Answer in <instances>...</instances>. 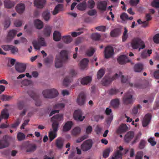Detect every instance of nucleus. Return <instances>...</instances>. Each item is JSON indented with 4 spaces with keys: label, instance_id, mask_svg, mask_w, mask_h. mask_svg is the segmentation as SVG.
Returning a JSON list of instances; mask_svg holds the SVG:
<instances>
[{
    "label": "nucleus",
    "instance_id": "f257e3e1",
    "mask_svg": "<svg viewBox=\"0 0 159 159\" xmlns=\"http://www.w3.org/2000/svg\"><path fill=\"white\" fill-rule=\"evenodd\" d=\"M68 59V53L66 50L61 51L60 54L57 55L55 61V66L59 68L62 66L63 62Z\"/></svg>",
    "mask_w": 159,
    "mask_h": 159
},
{
    "label": "nucleus",
    "instance_id": "f03ea898",
    "mask_svg": "<svg viewBox=\"0 0 159 159\" xmlns=\"http://www.w3.org/2000/svg\"><path fill=\"white\" fill-rule=\"evenodd\" d=\"M63 116L62 114H57L53 116L51 119V121L52 122V127L53 132L56 133L59 127V122L63 120Z\"/></svg>",
    "mask_w": 159,
    "mask_h": 159
},
{
    "label": "nucleus",
    "instance_id": "7ed1b4c3",
    "mask_svg": "<svg viewBox=\"0 0 159 159\" xmlns=\"http://www.w3.org/2000/svg\"><path fill=\"white\" fill-rule=\"evenodd\" d=\"M131 46L133 49H137L140 46L139 48V51L141 49H143L145 47L144 43L140 38L136 37L134 38L131 42Z\"/></svg>",
    "mask_w": 159,
    "mask_h": 159
},
{
    "label": "nucleus",
    "instance_id": "20e7f679",
    "mask_svg": "<svg viewBox=\"0 0 159 159\" xmlns=\"http://www.w3.org/2000/svg\"><path fill=\"white\" fill-rule=\"evenodd\" d=\"M42 94L45 98H52L57 96L58 93L56 89H52L43 90L42 92Z\"/></svg>",
    "mask_w": 159,
    "mask_h": 159
},
{
    "label": "nucleus",
    "instance_id": "39448f33",
    "mask_svg": "<svg viewBox=\"0 0 159 159\" xmlns=\"http://www.w3.org/2000/svg\"><path fill=\"white\" fill-rule=\"evenodd\" d=\"M28 93L30 96L35 102V105L37 106H40L41 105V102L39 99V97L34 91L31 90L28 92Z\"/></svg>",
    "mask_w": 159,
    "mask_h": 159
},
{
    "label": "nucleus",
    "instance_id": "423d86ee",
    "mask_svg": "<svg viewBox=\"0 0 159 159\" xmlns=\"http://www.w3.org/2000/svg\"><path fill=\"white\" fill-rule=\"evenodd\" d=\"M33 44L35 49L39 50L41 46H45L46 44L45 41L44 39L42 37H40L38 39V41H34Z\"/></svg>",
    "mask_w": 159,
    "mask_h": 159
},
{
    "label": "nucleus",
    "instance_id": "0eeeda50",
    "mask_svg": "<svg viewBox=\"0 0 159 159\" xmlns=\"http://www.w3.org/2000/svg\"><path fill=\"white\" fill-rule=\"evenodd\" d=\"M118 78V74L116 73L112 77L105 76L102 81V84L104 86L110 84L113 81Z\"/></svg>",
    "mask_w": 159,
    "mask_h": 159
},
{
    "label": "nucleus",
    "instance_id": "6e6552de",
    "mask_svg": "<svg viewBox=\"0 0 159 159\" xmlns=\"http://www.w3.org/2000/svg\"><path fill=\"white\" fill-rule=\"evenodd\" d=\"M132 94L131 90V91H128L125 94L123 98V102L124 104H128L133 102Z\"/></svg>",
    "mask_w": 159,
    "mask_h": 159
},
{
    "label": "nucleus",
    "instance_id": "1a4fd4ad",
    "mask_svg": "<svg viewBox=\"0 0 159 159\" xmlns=\"http://www.w3.org/2000/svg\"><path fill=\"white\" fill-rule=\"evenodd\" d=\"M93 143L90 140H87L84 141L81 145V149L84 152L90 150L92 147Z\"/></svg>",
    "mask_w": 159,
    "mask_h": 159
},
{
    "label": "nucleus",
    "instance_id": "9d476101",
    "mask_svg": "<svg viewBox=\"0 0 159 159\" xmlns=\"http://www.w3.org/2000/svg\"><path fill=\"white\" fill-rule=\"evenodd\" d=\"M73 116L75 120L79 121H82L85 118V116H82V111L79 110L75 111Z\"/></svg>",
    "mask_w": 159,
    "mask_h": 159
},
{
    "label": "nucleus",
    "instance_id": "9b49d317",
    "mask_svg": "<svg viewBox=\"0 0 159 159\" xmlns=\"http://www.w3.org/2000/svg\"><path fill=\"white\" fill-rule=\"evenodd\" d=\"M114 53V49L113 48L110 46H107L104 50V55L106 58L111 57Z\"/></svg>",
    "mask_w": 159,
    "mask_h": 159
},
{
    "label": "nucleus",
    "instance_id": "f8f14e48",
    "mask_svg": "<svg viewBox=\"0 0 159 159\" xmlns=\"http://www.w3.org/2000/svg\"><path fill=\"white\" fill-rule=\"evenodd\" d=\"M26 68L25 64L19 62H17L15 64V69L19 73H22L25 71Z\"/></svg>",
    "mask_w": 159,
    "mask_h": 159
},
{
    "label": "nucleus",
    "instance_id": "ddd939ff",
    "mask_svg": "<svg viewBox=\"0 0 159 159\" xmlns=\"http://www.w3.org/2000/svg\"><path fill=\"white\" fill-rule=\"evenodd\" d=\"M8 136L5 135L2 139H0V149L6 148L9 146V143L7 140Z\"/></svg>",
    "mask_w": 159,
    "mask_h": 159
},
{
    "label": "nucleus",
    "instance_id": "4468645a",
    "mask_svg": "<svg viewBox=\"0 0 159 159\" xmlns=\"http://www.w3.org/2000/svg\"><path fill=\"white\" fill-rule=\"evenodd\" d=\"M86 98L85 94L83 92L81 93L79 95L77 99V102L79 105H82L85 103Z\"/></svg>",
    "mask_w": 159,
    "mask_h": 159
},
{
    "label": "nucleus",
    "instance_id": "2eb2a0df",
    "mask_svg": "<svg viewBox=\"0 0 159 159\" xmlns=\"http://www.w3.org/2000/svg\"><path fill=\"white\" fill-rule=\"evenodd\" d=\"M117 61L121 65L125 64L130 61L128 57L124 55H122L119 56L117 58Z\"/></svg>",
    "mask_w": 159,
    "mask_h": 159
},
{
    "label": "nucleus",
    "instance_id": "dca6fc26",
    "mask_svg": "<svg viewBox=\"0 0 159 159\" xmlns=\"http://www.w3.org/2000/svg\"><path fill=\"white\" fill-rule=\"evenodd\" d=\"M119 150L117 151L112 157L111 159H121L122 156V154L121 151L123 149V148L121 146L119 147Z\"/></svg>",
    "mask_w": 159,
    "mask_h": 159
},
{
    "label": "nucleus",
    "instance_id": "f3484780",
    "mask_svg": "<svg viewBox=\"0 0 159 159\" xmlns=\"http://www.w3.org/2000/svg\"><path fill=\"white\" fill-rule=\"evenodd\" d=\"M151 119V115L149 114H147L144 117L142 121L143 126L144 127L147 126L149 123Z\"/></svg>",
    "mask_w": 159,
    "mask_h": 159
},
{
    "label": "nucleus",
    "instance_id": "a211bd4d",
    "mask_svg": "<svg viewBox=\"0 0 159 159\" xmlns=\"http://www.w3.org/2000/svg\"><path fill=\"white\" fill-rule=\"evenodd\" d=\"M134 134L133 131H130L127 133L125 135L124 140L125 142L129 143L133 139Z\"/></svg>",
    "mask_w": 159,
    "mask_h": 159
},
{
    "label": "nucleus",
    "instance_id": "6ab92c4d",
    "mask_svg": "<svg viewBox=\"0 0 159 159\" xmlns=\"http://www.w3.org/2000/svg\"><path fill=\"white\" fill-rule=\"evenodd\" d=\"M46 2V0H35L34 2V6L38 8H42Z\"/></svg>",
    "mask_w": 159,
    "mask_h": 159
},
{
    "label": "nucleus",
    "instance_id": "aec40b11",
    "mask_svg": "<svg viewBox=\"0 0 159 159\" xmlns=\"http://www.w3.org/2000/svg\"><path fill=\"white\" fill-rule=\"evenodd\" d=\"M73 125V123L72 121H67L63 126V131L64 132L69 131L71 129Z\"/></svg>",
    "mask_w": 159,
    "mask_h": 159
},
{
    "label": "nucleus",
    "instance_id": "412c9836",
    "mask_svg": "<svg viewBox=\"0 0 159 159\" xmlns=\"http://www.w3.org/2000/svg\"><path fill=\"white\" fill-rule=\"evenodd\" d=\"M64 140L61 138H59L56 140V145L59 149H61L63 145Z\"/></svg>",
    "mask_w": 159,
    "mask_h": 159
},
{
    "label": "nucleus",
    "instance_id": "4be33fe9",
    "mask_svg": "<svg viewBox=\"0 0 159 159\" xmlns=\"http://www.w3.org/2000/svg\"><path fill=\"white\" fill-rule=\"evenodd\" d=\"M63 6L61 4H58L55 7L53 11L52 12V14L54 15L57 14L59 11L62 10L63 9Z\"/></svg>",
    "mask_w": 159,
    "mask_h": 159
},
{
    "label": "nucleus",
    "instance_id": "5701e85b",
    "mask_svg": "<svg viewBox=\"0 0 159 159\" xmlns=\"http://www.w3.org/2000/svg\"><path fill=\"white\" fill-rule=\"evenodd\" d=\"M25 9V6L24 4H18L16 7V10L17 12L19 14L22 13Z\"/></svg>",
    "mask_w": 159,
    "mask_h": 159
},
{
    "label": "nucleus",
    "instance_id": "b1692460",
    "mask_svg": "<svg viewBox=\"0 0 159 159\" xmlns=\"http://www.w3.org/2000/svg\"><path fill=\"white\" fill-rule=\"evenodd\" d=\"M98 8L101 10L105 11L106 8L107 3L105 1L98 2L97 4Z\"/></svg>",
    "mask_w": 159,
    "mask_h": 159
},
{
    "label": "nucleus",
    "instance_id": "393cba45",
    "mask_svg": "<svg viewBox=\"0 0 159 159\" xmlns=\"http://www.w3.org/2000/svg\"><path fill=\"white\" fill-rule=\"evenodd\" d=\"M92 81V78L89 76L84 77L81 80V83L83 85H86L91 82Z\"/></svg>",
    "mask_w": 159,
    "mask_h": 159
},
{
    "label": "nucleus",
    "instance_id": "a878e982",
    "mask_svg": "<svg viewBox=\"0 0 159 159\" xmlns=\"http://www.w3.org/2000/svg\"><path fill=\"white\" fill-rule=\"evenodd\" d=\"M89 60L87 58H84L80 62V66L81 69H84L87 67Z\"/></svg>",
    "mask_w": 159,
    "mask_h": 159
},
{
    "label": "nucleus",
    "instance_id": "bb28decb",
    "mask_svg": "<svg viewBox=\"0 0 159 159\" xmlns=\"http://www.w3.org/2000/svg\"><path fill=\"white\" fill-rule=\"evenodd\" d=\"M120 104V101L119 99L116 98L111 100V106L114 108H116L118 107Z\"/></svg>",
    "mask_w": 159,
    "mask_h": 159
},
{
    "label": "nucleus",
    "instance_id": "cd10ccee",
    "mask_svg": "<svg viewBox=\"0 0 159 159\" xmlns=\"http://www.w3.org/2000/svg\"><path fill=\"white\" fill-rule=\"evenodd\" d=\"M61 38V33L57 31H55L53 34V39L56 41H59Z\"/></svg>",
    "mask_w": 159,
    "mask_h": 159
},
{
    "label": "nucleus",
    "instance_id": "c85d7f7f",
    "mask_svg": "<svg viewBox=\"0 0 159 159\" xmlns=\"http://www.w3.org/2000/svg\"><path fill=\"white\" fill-rule=\"evenodd\" d=\"M127 129V127L126 125L123 124L120 125L119 128L117 130V133L118 134H120L125 132Z\"/></svg>",
    "mask_w": 159,
    "mask_h": 159
},
{
    "label": "nucleus",
    "instance_id": "c756f323",
    "mask_svg": "<svg viewBox=\"0 0 159 159\" xmlns=\"http://www.w3.org/2000/svg\"><path fill=\"white\" fill-rule=\"evenodd\" d=\"M143 69V64L140 63H138L136 64L134 66V70L136 72H141Z\"/></svg>",
    "mask_w": 159,
    "mask_h": 159
},
{
    "label": "nucleus",
    "instance_id": "7c9ffc66",
    "mask_svg": "<svg viewBox=\"0 0 159 159\" xmlns=\"http://www.w3.org/2000/svg\"><path fill=\"white\" fill-rule=\"evenodd\" d=\"M4 4L5 7L7 8H11L15 5L14 2L9 0L5 1Z\"/></svg>",
    "mask_w": 159,
    "mask_h": 159
},
{
    "label": "nucleus",
    "instance_id": "2f4dec72",
    "mask_svg": "<svg viewBox=\"0 0 159 159\" xmlns=\"http://www.w3.org/2000/svg\"><path fill=\"white\" fill-rule=\"evenodd\" d=\"M53 58L52 57L48 56L44 59V62L45 65L48 66L52 64L53 62Z\"/></svg>",
    "mask_w": 159,
    "mask_h": 159
},
{
    "label": "nucleus",
    "instance_id": "473e14b6",
    "mask_svg": "<svg viewBox=\"0 0 159 159\" xmlns=\"http://www.w3.org/2000/svg\"><path fill=\"white\" fill-rule=\"evenodd\" d=\"M0 116L3 119H8L9 116V114L8 113L7 110L6 109L3 110L1 112Z\"/></svg>",
    "mask_w": 159,
    "mask_h": 159
},
{
    "label": "nucleus",
    "instance_id": "72a5a7b5",
    "mask_svg": "<svg viewBox=\"0 0 159 159\" xmlns=\"http://www.w3.org/2000/svg\"><path fill=\"white\" fill-rule=\"evenodd\" d=\"M34 23L35 27L38 29H40L43 27L42 22L38 19L35 20Z\"/></svg>",
    "mask_w": 159,
    "mask_h": 159
},
{
    "label": "nucleus",
    "instance_id": "f704fd0d",
    "mask_svg": "<svg viewBox=\"0 0 159 159\" xmlns=\"http://www.w3.org/2000/svg\"><path fill=\"white\" fill-rule=\"evenodd\" d=\"M17 33V31L14 30H10L8 34V38L10 39H12L16 35Z\"/></svg>",
    "mask_w": 159,
    "mask_h": 159
},
{
    "label": "nucleus",
    "instance_id": "c9c22d12",
    "mask_svg": "<svg viewBox=\"0 0 159 159\" xmlns=\"http://www.w3.org/2000/svg\"><path fill=\"white\" fill-rule=\"evenodd\" d=\"M72 77L69 76H67L65 78L63 82V85L66 86H67L71 82L72 80Z\"/></svg>",
    "mask_w": 159,
    "mask_h": 159
},
{
    "label": "nucleus",
    "instance_id": "e433bc0d",
    "mask_svg": "<svg viewBox=\"0 0 159 159\" xmlns=\"http://www.w3.org/2000/svg\"><path fill=\"white\" fill-rule=\"evenodd\" d=\"M120 30L118 29H115L111 31L110 35L112 37H116L118 36L120 34Z\"/></svg>",
    "mask_w": 159,
    "mask_h": 159
},
{
    "label": "nucleus",
    "instance_id": "4c0bfd02",
    "mask_svg": "<svg viewBox=\"0 0 159 159\" xmlns=\"http://www.w3.org/2000/svg\"><path fill=\"white\" fill-rule=\"evenodd\" d=\"M86 7V2L83 1L82 2L79 4L77 6V8L81 11H83L85 9Z\"/></svg>",
    "mask_w": 159,
    "mask_h": 159
},
{
    "label": "nucleus",
    "instance_id": "58836bf2",
    "mask_svg": "<svg viewBox=\"0 0 159 159\" xmlns=\"http://www.w3.org/2000/svg\"><path fill=\"white\" fill-rule=\"evenodd\" d=\"M51 29L49 26H46L43 31L44 34L46 36H49L51 34Z\"/></svg>",
    "mask_w": 159,
    "mask_h": 159
},
{
    "label": "nucleus",
    "instance_id": "ea45409f",
    "mask_svg": "<svg viewBox=\"0 0 159 159\" xmlns=\"http://www.w3.org/2000/svg\"><path fill=\"white\" fill-rule=\"evenodd\" d=\"M62 39L63 41L65 43H69L72 41V38L70 35L65 36L62 37Z\"/></svg>",
    "mask_w": 159,
    "mask_h": 159
},
{
    "label": "nucleus",
    "instance_id": "a19ab883",
    "mask_svg": "<svg viewBox=\"0 0 159 159\" xmlns=\"http://www.w3.org/2000/svg\"><path fill=\"white\" fill-rule=\"evenodd\" d=\"M36 147L35 144H30L28 146L26 151L28 152H33L36 150Z\"/></svg>",
    "mask_w": 159,
    "mask_h": 159
},
{
    "label": "nucleus",
    "instance_id": "79ce46f5",
    "mask_svg": "<svg viewBox=\"0 0 159 159\" xmlns=\"http://www.w3.org/2000/svg\"><path fill=\"white\" fill-rule=\"evenodd\" d=\"M101 36L100 34L97 33H94L92 34L91 38L92 39L95 41H98L100 40Z\"/></svg>",
    "mask_w": 159,
    "mask_h": 159
},
{
    "label": "nucleus",
    "instance_id": "37998d69",
    "mask_svg": "<svg viewBox=\"0 0 159 159\" xmlns=\"http://www.w3.org/2000/svg\"><path fill=\"white\" fill-rule=\"evenodd\" d=\"M141 108V106L140 105H138L137 106L134 107L132 109V113L133 116H135L137 114L138 111Z\"/></svg>",
    "mask_w": 159,
    "mask_h": 159
},
{
    "label": "nucleus",
    "instance_id": "c03bdc74",
    "mask_svg": "<svg viewBox=\"0 0 159 159\" xmlns=\"http://www.w3.org/2000/svg\"><path fill=\"white\" fill-rule=\"evenodd\" d=\"M105 73V70L103 69H101L98 72L97 77L98 79L101 78L104 75Z\"/></svg>",
    "mask_w": 159,
    "mask_h": 159
},
{
    "label": "nucleus",
    "instance_id": "a18cd8bd",
    "mask_svg": "<svg viewBox=\"0 0 159 159\" xmlns=\"http://www.w3.org/2000/svg\"><path fill=\"white\" fill-rule=\"evenodd\" d=\"M80 131L81 129L80 127H76L72 130V133L73 135L76 136L80 134Z\"/></svg>",
    "mask_w": 159,
    "mask_h": 159
},
{
    "label": "nucleus",
    "instance_id": "49530a36",
    "mask_svg": "<svg viewBox=\"0 0 159 159\" xmlns=\"http://www.w3.org/2000/svg\"><path fill=\"white\" fill-rule=\"evenodd\" d=\"M120 76L121 78V81L122 83H125L128 81V77H125L122 75V73L121 72L118 74V77Z\"/></svg>",
    "mask_w": 159,
    "mask_h": 159
},
{
    "label": "nucleus",
    "instance_id": "de8ad7c7",
    "mask_svg": "<svg viewBox=\"0 0 159 159\" xmlns=\"http://www.w3.org/2000/svg\"><path fill=\"white\" fill-rule=\"evenodd\" d=\"M10 51L11 53L13 54H16L18 53V48L12 45Z\"/></svg>",
    "mask_w": 159,
    "mask_h": 159
},
{
    "label": "nucleus",
    "instance_id": "09e8293b",
    "mask_svg": "<svg viewBox=\"0 0 159 159\" xmlns=\"http://www.w3.org/2000/svg\"><path fill=\"white\" fill-rule=\"evenodd\" d=\"M143 156V152L139 151L137 152L135 155V159H142Z\"/></svg>",
    "mask_w": 159,
    "mask_h": 159
},
{
    "label": "nucleus",
    "instance_id": "8fccbe9b",
    "mask_svg": "<svg viewBox=\"0 0 159 159\" xmlns=\"http://www.w3.org/2000/svg\"><path fill=\"white\" fill-rule=\"evenodd\" d=\"M0 99L3 101H7L11 99L12 97L10 96H7L5 95H2L0 96Z\"/></svg>",
    "mask_w": 159,
    "mask_h": 159
},
{
    "label": "nucleus",
    "instance_id": "3c124183",
    "mask_svg": "<svg viewBox=\"0 0 159 159\" xmlns=\"http://www.w3.org/2000/svg\"><path fill=\"white\" fill-rule=\"evenodd\" d=\"M56 133H54V132L51 131L49 133V137L50 141H52L54 138L56 137Z\"/></svg>",
    "mask_w": 159,
    "mask_h": 159
},
{
    "label": "nucleus",
    "instance_id": "603ef678",
    "mask_svg": "<svg viewBox=\"0 0 159 159\" xmlns=\"http://www.w3.org/2000/svg\"><path fill=\"white\" fill-rule=\"evenodd\" d=\"M95 52V51L93 48H91L86 51V54L87 56L91 57L93 55Z\"/></svg>",
    "mask_w": 159,
    "mask_h": 159
},
{
    "label": "nucleus",
    "instance_id": "864d4df0",
    "mask_svg": "<svg viewBox=\"0 0 159 159\" xmlns=\"http://www.w3.org/2000/svg\"><path fill=\"white\" fill-rule=\"evenodd\" d=\"M119 92V89L112 88L108 91V93L111 95H115Z\"/></svg>",
    "mask_w": 159,
    "mask_h": 159
},
{
    "label": "nucleus",
    "instance_id": "5fc2aeb1",
    "mask_svg": "<svg viewBox=\"0 0 159 159\" xmlns=\"http://www.w3.org/2000/svg\"><path fill=\"white\" fill-rule=\"evenodd\" d=\"M83 28L80 29H79V30H80L81 31H80L78 32H72L71 33V35L73 37H76L83 33Z\"/></svg>",
    "mask_w": 159,
    "mask_h": 159
},
{
    "label": "nucleus",
    "instance_id": "6e6d98bb",
    "mask_svg": "<svg viewBox=\"0 0 159 159\" xmlns=\"http://www.w3.org/2000/svg\"><path fill=\"white\" fill-rule=\"evenodd\" d=\"M146 141L143 139L141 140L139 145V148L140 149H143L146 145Z\"/></svg>",
    "mask_w": 159,
    "mask_h": 159
},
{
    "label": "nucleus",
    "instance_id": "4d7b16f0",
    "mask_svg": "<svg viewBox=\"0 0 159 159\" xmlns=\"http://www.w3.org/2000/svg\"><path fill=\"white\" fill-rule=\"evenodd\" d=\"M110 152V148L106 149L103 152V157L104 158H106L109 156V154Z\"/></svg>",
    "mask_w": 159,
    "mask_h": 159
},
{
    "label": "nucleus",
    "instance_id": "13d9d810",
    "mask_svg": "<svg viewBox=\"0 0 159 159\" xmlns=\"http://www.w3.org/2000/svg\"><path fill=\"white\" fill-rule=\"evenodd\" d=\"M11 24L10 20L9 19L6 20L4 22V29L6 30L8 28Z\"/></svg>",
    "mask_w": 159,
    "mask_h": 159
},
{
    "label": "nucleus",
    "instance_id": "bf43d9fd",
    "mask_svg": "<svg viewBox=\"0 0 159 159\" xmlns=\"http://www.w3.org/2000/svg\"><path fill=\"white\" fill-rule=\"evenodd\" d=\"M25 102L23 101H20L17 103L18 108L20 110L22 109L25 107Z\"/></svg>",
    "mask_w": 159,
    "mask_h": 159
},
{
    "label": "nucleus",
    "instance_id": "052dcab7",
    "mask_svg": "<svg viewBox=\"0 0 159 159\" xmlns=\"http://www.w3.org/2000/svg\"><path fill=\"white\" fill-rule=\"evenodd\" d=\"M17 137L19 141H21L25 139V136L23 133L19 132L17 134Z\"/></svg>",
    "mask_w": 159,
    "mask_h": 159
},
{
    "label": "nucleus",
    "instance_id": "680f3d73",
    "mask_svg": "<svg viewBox=\"0 0 159 159\" xmlns=\"http://www.w3.org/2000/svg\"><path fill=\"white\" fill-rule=\"evenodd\" d=\"M20 119H19V118H18L16 122L15 123H14L12 124L11 125V128H16L19 125V124H20Z\"/></svg>",
    "mask_w": 159,
    "mask_h": 159
},
{
    "label": "nucleus",
    "instance_id": "e2e57ef3",
    "mask_svg": "<svg viewBox=\"0 0 159 159\" xmlns=\"http://www.w3.org/2000/svg\"><path fill=\"white\" fill-rule=\"evenodd\" d=\"M120 17L123 21H125L128 19V16L126 13L123 12L121 14Z\"/></svg>",
    "mask_w": 159,
    "mask_h": 159
},
{
    "label": "nucleus",
    "instance_id": "0e129e2a",
    "mask_svg": "<svg viewBox=\"0 0 159 159\" xmlns=\"http://www.w3.org/2000/svg\"><path fill=\"white\" fill-rule=\"evenodd\" d=\"M127 30L126 28H125L122 37V40L123 42L125 41L128 38V35L127 34Z\"/></svg>",
    "mask_w": 159,
    "mask_h": 159
},
{
    "label": "nucleus",
    "instance_id": "69168bd1",
    "mask_svg": "<svg viewBox=\"0 0 159 159\" xmlns=\"http://www.w3.org/2000/svg\"><path fill=\"white\" fill-rule=\"evenodd\" d=\"M151 5L153 7H159V0H154L152 2Z\"/></svg>",
    "mask_w": 159,
    "mask_h": 159
},
{
    "label": "nucleus",
    "instance_id": "338daca9",
    "mask_svg": "<svg viewBox=\"0 0 159 159\" xmlns=\"http://www.w3.org/2000/svg\"><path fill=\"white\" fill-rule=\"evenodd\" d=\"M44 19L46 21H48L49 19L50 13L48 12H44L43 14Z\"/></svg>",
    "mask_w": 159,
    "mask_h": 159
},
{
    "label": "nucleus",
    "instance_id": "774afa93",
    "mask_svg": "<svg viewBox=\"0 0 159 159\" xmlns=\"http://www.w3.org/2000/svg\"><path fill=\"white\" fill-rule=\"evenodd\" d=\"M154 42L156 43H159V34L155 35L153 38Z\"/></svg>",
    "mask_w": 159,
    "mask_h": 159
}]
</instances>
